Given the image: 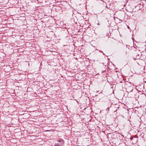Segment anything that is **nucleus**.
<instances>
[{
    "instance_id": "obj_1",
    "label": "nucleus",
    "mask_w": 146,
    "mask_h": 146,
    "mask_svg": "<svg viewBox=\"0 0 146 146\" xmlns=\"http://www.w3.org/2000/svg\"><path fill=\"white\" fill-rule=\"evenodd\" d=\"M58 143H56L55 144V146H61L62 143H64V141L63 140H60V141H58Z\"/></svg>"
}]
</instances>
